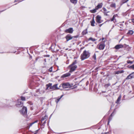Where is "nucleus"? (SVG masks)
<instances>
[{
  "label": "nucleus",
  "mask_w": 134,
  "mask_h": 134,
  "mask_svg": "<svg viewBox=\"0 0 134 134\" xmlns=\"http://www.w3.org/2000/svg\"><path fill=\"white\" fill-rule=\"evenodd\" d=\"M132 75V74H130L129 75L126 77V79H132L133 78V76H131Z\"/></svg>",
  "instance_id": "4be33fe9"
},
{
  "label": "nucleus",
  "mask_w": 134,
  "mask_h": 134,
  "mask_svg": "<svg viewBox=\"0 0 134 134\" xmlns=\"http://www.w3.org/2000/svg\"><path fill=\"white\" fill-rule=\"evenodd\" d=\"M110 21H113L114 23L116 22V20L115 19V17H113V18L111 19Z\"/></svg>",
  "instance_id": "c756f323"
},
{
  "label": "nucleus",
  "mask_w": 134,
  "mask_h": 134,
  "mask_svg": "<svg viewBox=\"0 0 134 134\" xmlns=\"http://www.w3.org/2000/svg\"><path fill=\"white\" fill-rule=\"evenodd\" d=\"M62 87L63 88H69L71 87V86L69 83L66 82L62 84Z\"/></svg>",
  "instance_id": "20e7f679"
},
{
  "label": "nucleus",
  "mask_w": 134,
  "mask_h": 134,
  "mask_svg": "<svg viewBox=\"0 0 134 134\" xmlns=\"http://www.w3.org/2000/svg\"><path fill=\"white\" fill-rule=\"evenodd\" d=\"M55 47H56L55 45H52L51 46V47L52 51L55 52L57 51V50L55 49Z\"/></svg>",
  "instance_id": "dca6fc26"
},
{
  "label": "nucleus",
  "mask_w": 134,
  "mask_h": 134,
  "mask_svg": "<svg viewBox=\"0 0 134 134\" xmlns=\"http://www.w3.org/2000/svg\"><path fill=\"white\" fill-rule=\"evenodd\" d=\"M88 40H91L93 41H94L96 40L94 38H93L92 37H91L90 38L88 39Z\"/></svg>",
  "instance_id": "bb28decb"
},
{
  "label": "nucleus",
  "mask_w": 134,
  "mask_h": 134,
  "mask_svg": "<svg viewBox=\"0 0 134 134\" xmlns=\"http://www.w3.org/2000/svg\"><path fill=\"white\" fill-rule=\"evenodd\" d=\"M100 129V128H99L98 129V130L99 129Z\"/></svg>",
  "instance_id": "e2e57ef3"
},
{
  "label": "nucleus",
  "mask_w": 134,
  "mask_h": 134,
  "mask_svg": "<svg viewBox=\"0 0 134 134\" xmlns=\"http://www.w3.org/2000/svg\"><path fill=\"white\" fill-rule=\"evenodd\" d=\"M20 113L24 116H26L27 115V108L24 107L21 110H20Z\"/></svg>",
  "instance_id": "f03ea898"
},
{
  "label": "nucleus",
  "mask_w": 134,
  "mask_h": 134,
  "mask_svg": "<svg viewBox=\"0 0 134 134\" xmlns=\"http://www.w3.org/2000/svg\"><path fill=\"white\" fill-rule=\"evenodd\" d=\"M47 119L48 116L46 115H45L44 117H43L42 118L41 120L42 122L44 120L47 121Z\"/></svg>",
  "instance_id": "a211bd4d"
},
{
  "label": "nucleus",
  "mask_w": 134,
  "mask_h": 134,
  "mask_svg": "<svg viewBox=\"0 0 134 134\" xmlns=\"http://www.w3.org/2000/svg\"><path fill=\"white\" fill-rule=\"evenodd\" d=\"M88 83H89L88 81H87L86 83V85H87L88 84Z\"/></svg>",
  "instance_id": "3c124183"
},
{
  "label": "nucleus",
  "mask_w": 134,
  "mask_h": 134,
  "mask_svg": "<svg viewBox=\"0 0 134 134\" xmlns=\"http://www.w3.org/2000/svg\"><path fill=\"white\" fill-rule=\"evenodd\" d=\"M37 133H36V132H35L34 133V134H37Z\"/></svg>",
  "instance_id": "bf43d9fd"
},
{
  "label": "nucleus",
  "mask_w": 134,
  "mask_h": 134,
  "mask_svg": "<svg viewBox=\"0 0 134 134\" xmlns=\"http://www.w3.org/2000/svg\"><path fill=\"white\" fill-rule=\"evenodd\" d=\"M53 67H51L49 69V71L50 72H52V71Z\"/></svg>",
  "instance_id": "e433bc0d"
},
{
  "label": "nucleus",
  "mask_w": 134,
  "mask_h": 134,
  "mask_svg": "<svg viewBox=\"0 0 134 134\" xmlns=\"http://www.w3.org/2000/svg\"><path fill=\"white\" fill-rule=\"evenodd\" d=\"M103 5V4L102 3H99L97 5L96 7V9L97 10L98 9H99L101 8Z\"/></svg>",
  "instance_id": "2eb2a0df"
},
{
  "label": "nucleus",
  "mask_w": 134,
  "mask_h": 134,
  "mask_svg": "<svg viewBox=\"0 0 134 134\" xmlns=\"http://www.w3.org/2000/svg\"><path fill=\"white\" fill-rule=\"evenodd\" d=\"M96 17H100V16L99 15H98Z\"/></svg>",
  "instance_id": "052dcab7"
},
{
  "label": "nucleus",
  "mask_w": 134,
  "mask_h": 134,
  "mask_svg": "<svg viewBox=\"0 0 134 134\" xmlns=\"http://www.w3.org/2000/svg\"><path fill=\"white\" fill-rule=\"evenodd\" d=\"M36 93H35L34 94V95L35 96H38V94H40V90L39 89L36 90Z\"/></svg>",
  "instance_id": "4468645a"
},
{
  "label": "nucleus",
  "mask_w": 134,
  "mask_h": 134,
  "mask_svg": "<svg viewBox=\"0 0 134 134\" xmlns=\"http://www.w3.org/2000/svg\"><path fill=\"white\" fill-rule=\"evenodd\" d=\"M98 69V68H96V70L97 69Z\"/></svg>",
  "instance_id": "680f3d73"
},
{
  "label": "nucleus",
  "mask_w": 134,
  "mask_h": 134,
  "mask_svg": "<svg viewBox=\"0 0 134 134\" xmlns=\"http://www.w3.org/2000/svg\"><path fill=\"white\" fill-rule=\"evenodd\" d=\"M46 121H44V122L42 124L43 125H44L46 123Z\"/></svg>",
  "instance_id": "de8ad7c7"
},
{
  "label": "nucleus",
  "mask_w": 134,
  "mask_h": 134,
  "mask_svg": "<svg viewBox=\"0 0 134 134\" xmlns=\"http://www.w3.org/2000/svg\"><path fill=\"white\" fill-rule=\"evenodd\" d=\"M92 58L94 59V60H96V55L95 53H94L93 56Z\"/></svg>",
  "instance_id": "72a5a7b5"
},
{
  "label": "nucleus",
  "mask_w": 134,
  "mask_h": 134,
  "mask_svg": "<svg viewBox=\"0 0 134 134\" xmlns=\"http://www.w3.org/2000/svg\"><path fill=\"white\" fill-rule=\"evenodd\" d=\"M77 63L76 60H75L71 64V65H75V64Z\"/></svg>",
  "instance_id": "c85d7f7f"
},
{
  "label": "nucleus",
  "mask_w": 134,
  "mask_h": 134,
  "mask_svg": "<svg viewBox=\"0 0 134 134\" xmlns=\"http://www.w3.org/2000/svg\"><path fill=\"white\" fill-rule=\"evenodd\" d=\"M23 105V103L22 102V101L20 99H18L17 101V103L16 104V106L19 107L22 106Z\"/></svg>",
  "instance_id": "6e6552de"
},
{
  "label": "nucleus",
  "mask_w": 134,
  "mask_h": 134,
  "mask_svg": "<svg viewBox=\"0 0 134 134\" xmlns=\"http://www.w3.org/2000/svg\"><path fill=\"white\" fill-rule=\"evenodd\" d=\"M91 23V25L92 26H95L94 24L95 22L94 19V17H93L92 19L90 21Z\"/></svg>",
  "instance_id": "f3484780"
},
{
  "label": "nucleus",
  "mask_w": 134,
  "mask_h": 134,
  "mask_svg": "<svg viewBox=\"0 0 134 134\" xmlns=\"http://www.w3.org/2000/svg\"><path fill=\"white\" fill-rule=\"evenodd\" d=\"M21 100H25V97H24L23 96H21Z\"/></svg>",
  "instance_id": "f704fd0d"
},
{
  "label": "nucleus",
  "mask_w": 134,
  "mask_h": 134,
  "mask_svg": "<svg viewBox=\"0 0 134 134\" xmlns=\"http://www.w3.org/2000/svg\"><path fill=\"white\" fill-rule=\"evenodd\" d=\"M123 47V45L121 44H120L116 45L114 47V48L116 49H119L120 48H122Z\"/></svg>",
  "instance_id": "f8f14e48"
},
{
  "label": "nucleus",
  "mask_w": 134,
  "mask_h": 134,
  "mask_svg": "<svg viewBox=\"0 0 134 134\" xmlns=\"http://www.w3.org/2000/svg\"><path fill=\"white\" fill-rule=\"evenodd\" d=\"M49 56H50L49 55H45L44 56L45 57H49Z\"/></svg>",
  "instance_id": "49530a36"
},
{
  "label": "nucleus",
  "mask_w": 134,
  "mask_h": 134,
  "mask_svg": "<svg viewBox=\"0 0 134 134\" xmlns=\"http://www.w3.org/2000/svg\"><path fill=\"white\" fill-rule=\"evenodd\" d=\"M23 0H15L14 1L15 2H19L22 1Z\"/></svg>",
  "instance_id": "79ce46f5"
},
{
  "label": "nucleus",
  "mask_w": 134,
  "mask_h": 134,
  "mask_svg": "<svg viewBox=\"0 0 134 134\" xmlns=\"http://www.w3.org/2000/svg\"><path fill=\"white\" fill-rule=\"evenodd\" d=\"M87 33V29H85L83 30L82 32V34L84 35H86Z\"/></svg>",
  "instance_id": "b1692460"
},
{
  "label": "nucleus",
  "mask_w": 134,
  "mask_h": 134,
  "mask_svg": "<svg viewBox=\"0 0 134 134\" xmlns=\"http://www.w3.org/2000/svg\"><path fill=\"white\" fill-rule=\"evenodd\" d=\"M110 83H108L106 84H105L104 85V87L105 88H107L108 87L110 86Z\"/></svg>",
  "instance_id": "7c9ffc66"
},
{
  "label": "nucleus",
  "mask_w": 134,
  "mask_h": 134,
  "mask_svg": "<svg viewBox=\"0 0 134 134\" xmlns=\"http://www.w3.org/2000/svg\"><path fill=\"white\" fill-rule=\"evenodd\" d=\"M132 74L131 75V76H133V78L134 77V72H132V73L131 74Z\"/></svg>",
  "instance_id": "a18cd8bd"
},
{
  "label": "nucleus",
  "mask_w": 134,
  "mask_h": 134,
  "mask_svg": "<svg viewBox=\"0 0 134 134\" xmlns=\"http://www.w3.org/2000/svg\"><path fill=\"white\" fill-rule=\"evenodd\" d=\"M65 38L66 40V41L67 42L69 40L72 39L73 38V37H72L70 34H68L66 36Z\"/></svg>",
  "instance_id": "1a4fd4ad"
},
{
  "label": "nucleus",
  "mask_w": 134,
  "mask_h": 134,
  "mask_svg": "<svg viewBox=\"0 0 134 134\" xmlns=\"http://www.w3.org/2000/svg\"><path fill=\"white\" fill-rule=\"evenodd\" d=\"M134 33V31L132 30H129L128 31L127 34H128L132 35Z\"/></svg>",
  "instance_id": "412c9836"
},
{
  "label": "nucleus",
  "mask_w": 134,
  "mask_h": 134,
  "mask_svg": "<svg viewBox=\"0 0 134 134\" xmlns=\"http://www.w3.org/2000/svg\"><path fill=\"white\" fill-rule=\"evenodd\" d=\"M104 38H103V37L102 38H100L99 39V41H100L101 40H102V42H103V41L105 40H104Z\"/></svg>",
  "instance_id": "c9c22d12"
},
{
  "label": "nucleus",
  "mask_w": 134,
  "mask_h": 134,
  "mask_svg": "<svg viewBox=\"0 0 134 134\" xmlns=\"http://www.w3.org/2000/svg\"><path fill=\"white\" fill-rule=\"evenodd\" d=\"M71 2L73 3L76 4L77 2V0H70Z\"/></svg>",
  "instance_id": "cd10ccee"
},
{
  "label": "nucleus",
  "mask_w": 134,
  "mask_h": 134,
  "mask_svg": "<svg viewBox=\"0 0 134 134\" xmlns=\"http://www.w3.org/2000/svg\"><path fill=\"white\" fill-rule=\"evenodd\" d=\"M120 73H122L124 72V71L123 70H121V71H120Z\"/></svg>",
  "instance_id": "8fccbe9b"
},
{
  "label": "nucleus",
  "mask_w": 134,
  "mask_h": 134,
  "mask_svg": "<svg viewBox=\"0 0 134 134\" xmlns=\"http://www.w3.org/2000/svg\"><path fill=\"white\" fill-rule=\"evenodd\" d=\"M103 9L104 11L105 12H107V10L105 8H103Z\"/></svg>",
  "instance_id": "58836bf2"
},
{
  "label": "nucleus",
  "mask_w": 134,
  "mask_h": 134,
  "mask_svg": "<svg viewBox=\"0 0 134 134\" xmlns=\"http://www.w3.org/2000/svg\"><path fill=\"white\" fill-rule=\"evenodd\" d=\"M132 22L134 23V19H132Z\"/></svg>",
  "instance_id": "603ef678"
},
{
  "label": "nucleus",
  "mask_w": 134,
  "mask_h": 134,
  "mask_svg": "<svg viewBox=\"0 0 134 134\" xmlns=\"http://www.w3.org/2000/svg\"><path fill=\"white\" fill-rule=\"evenodd\" d=\"M102 24H100V25H99L100 26H100H102Z\"/></svg>",
  "instance_id": "13d9d810"
},
{
  "label": "nucleus",
  "mask_w": 134,
  "mask_h": 134,
  "mask_svg": "<svg viewBox=\"0 0 134 134\" xmlns=\"http://www.w3.org/2000/svg\"><path fill=\"white\" fill-rule=\"evenodd\" d=\"M62 84H60V86H59V87H62Z\"/></svg>",
  "instance_id": "5fc2aeb1"
},
{
  "label": "nucleus",
  "mask_w": 134,
  "mask_h": 134,
  "mask_svg": "<svg viewBox=\"0 0 134 134\" xmlns=\"http://www.w3.org/2000/svg\"><path fill=\"white\" fill-rule=\"evenodd\" d=\"M129 0H123V1L124 3L126 2Z\"/></svg>",
  "instance_id": "c03bdc74"
},
{
  "label": "nucleus",
  "mask_w": 134,
  "mask_h": 134,
  "mask_svg": "<svg viewBox=\"0 0 134 134\" xmlns=\"http://www.w3.org/2000/svg\"><path fill=\"white\" fill-rule=\"evenodd\" d=\"M58 84H55L51 87L50 89L52 90H55L59 89V88L57 87Z\"/></svg>",
  "instance_id": "423d86ee"
},
{
  "label": "nucleus",
  "mask_w": 134,
  "mask_h": 134,
  "mask_svg": "<svg viewBox=\"0 0 134 134\" xmlns=\"http://www.w3.org/2000/svg\"><path fill=\"white\" fill-rule=\"evenodd\" d=\"M117 130H114L113 131V132L114 133H116Z\"/></svg>",
  "instance_id": "37998d69"
},
{
  "label": "nucleus",
  "mask_w": 134,
  "mask_h": 134,
  "mask_svg": "<svg viewBox=\"0 0 134 134\" xmlns=\"http://www.w3.org/2000/svg\"><path fill=\"white\" fill-rule=\"evenodd\" d=\"M33 108L31 107V110H33Z\"/></svg>",
  "instance_id": "4d7b16f0"
},
{
  "label": "nucleus",
  "mask_w": 134,
  "mask_h": 134,
  "mask_svg": "<svg viewBox=\"0 0 134 134\" xmlns=\"http://www.w3.org/2000/svg\"><path fill=\"white\" fill-rule=\"evenodd\" d=\"M79 36L78 35H77L75 36H72V37H73V38H78Z\"/></svg>",
  "instance_id": "a19ab883"
},
{
  "label": "nucleus",
  "mask_w": 134,
  "mask_h": 134,
  "mask_svg": "<svg viewBox=\"0 0 134 134\" xmlns=\"http://www.w3.org/2000/svg\"><path fill=\"white\" fill-rule=\"evenodd\" d=\"M69 67L70 68V70L69 71L70 72H72L74 71L77 68V66L76 65H69Z\"/></svg>",
  "instance_id": "39448f33"
},
{
  "label": "nucleus",
  "mask_w": 134,
  "mask_h": 134,
  "mask_svg": "<svg viewBox=\"0 0 134 134\" xmlns=\"http://www.w3.org/2000/svg\"><path fill=\"white\" fill-rule=\"evenodd\" d=\"M106 41V40H104L103 41V43L102 42L99 44H98L97 45V47H97L100 50L103 49L105 46L104 43Z\"/></svg>",
  "instance_id": "7ed1b4c3"
},
{
  "label": "nucleus",
  "mask_w": 134,
  "mask_h": 134,
  "mask_svg": "<svg viewBox=\"0 0 134 134\" xmlns=\"http://www.w3.org/2000/svg\"><path fill=\"white\" fill-rule=\"evenodd\" d=\"M62 96L63 95H62L59 98H58L57 100H55V102L57 103H58V102L60 100V99L62 97Z\"/></svg>",
  "instance_id": "2f4dec72"
},
{
  "label": "nucleus",
  "mask_w": 134,
  "mask_h": 134,
  "mask_svg": "<svg viewBox=\"0 0 134 134\" xmlns=\"http://www.w3.org/2000/svg\"><path fill=\"white\" fill-rule=\"evenodd\" d=\"M97 10V9H96V8H95L93 10H90V12L91 13H94L96 12V10Z\"/></svg>",
  "instance_id": "a878e982"
},
{
  "label": "nucleus",
  "mask_w": 134,
  "mask_h": 134,
  "mask_svg": "<svg viewBox=\"0 0 134 134\" xmlns=\"http://www.w3.org/2000/svg\"><path fill=\"white\" fill-rule=\"evenodd\" d=\"M38 121V120H36V121H34V122H32V123H31V124L30 126H31L32 124H34L36 122H37Z\"/></svg>",
  "instance_id": "ea45409f"
},
{
  "label": "nucleus",
  "mask_w": 134,
  "mask_h": 134,
  "mask_svg": "<svg viewBox=\"0 0 134 134\" xmlns=\"http://www.w3.org/2000/svg\"><path fill=\"white\" fill-rule=\"evenodd\" d=\"M90 53L89 51L84 50L81 54L80 59L81 60H83L88 58L90 56Z\"/></svg>",
  "instance_id": "f257e3e1"
},
{
  "label": "nucleus",
  "mask_w": 134,
  "mask_h": 134,
  "mask_svg": "<svg viewBox=\"0 0 134 134\" xmlns=\"http://www.w3.org/2000/svg\"><path fill=\"white\" fill-rule=\"evenodd\" d=\"M110 6L111 7L115 8L116 7V4L115 3H112L110 5Z\"/></svg>",
  "instance_id": "5701e85b"
},
{
  "label": "nucleus",
  "mask_w": 134,
  "mask_h": 134,
  "mask_svg": "<svg viewBox=\"0 0 134 134\" xmlns=\"http://www.w3.org/2000/svg\"><path fill=\"white\" fill-rule=\"evenodd\" d=\"M115 111V110H114V111L111 114L108 120V125L109 124L110 122L112 119V117L114 115Z\"/></svg>",
  "instance_id": "9b49d317"
},
{
  "label": "nucleus",
  "mask_w": 134,
  "mask_h": 134,
  "mask_svg": "<svg viewBox=\"0 0 134 134\" xmlns=\"http://www.w3.org/2000/svg\"><path fill=\"white\" fill-rule=\"evenodd\" d=\"M44 61L45 62H46V59H44Z\"/></svg>",
  "instance_id": "6e6d98bb"
},
{
  "label": "nucleus",
  "mask_w": 134,
  "mask_h": 134,
  "mask_svg": "<svg viewBox=\"0 0 134 134\" xmlns=\"http://www.w3.org/2000/svg\"><path fill=\"white\" fill-rule=\"evenodd\" d=\"M74 31V30L72 28L70 27L69 29H66L64 31L66 33H69L70 34H72Z\"/></svg>",
  "instance_id": "0eeeda50"
},
{
  "label": "nucleus",
  "mask_w": 134,
  "mask_h": 134,
  "mask_svg": "<svg viewBox=\"0 0 134 134\" xmlns=\"http://www.w3.org/2000/svg\"><path fill=\"white\" fill-rule=\"evenodd\" d=\"M121 95H120L119 97H118V98L117 99V100L116 101V103L117 104H119V102L121 100Z\"/></svg>",
  "instance_id": "aec40b11"
},
{
  "label": "nucleus",
  "mask_w": 134,
  "mask_h": 134,
  "mask_svg": "<svg viewBox=\"0 0 134 134\" xmlns=\"http://www.w3.org/2000/svg\"><path fill=\"white\" fill-rule=\"evenodd\" d=\"M127 67L130 69H132V70H134V64L130 66H128Z\"/></svg>",
  "instance_id": "393cba45"
},
{
  "label": "nucleus",
  "mask_w": 134,
  "mask_h": 134,
  "mask_svg": "<svg viewBox=\"0 0 134 134\" xmlns=\"http://www.w3.org/2000/svg\"><path fill=\"white\" fill-rule=\"evenodd\" d=\"M71 74L69 72H68L65 74L61 76V78H65L66 77L70 76V75Z\"/></svg>",
  "instance_id": "9d476101"
},
{
  "label": "nucleus",
  "mask_w": 134,
  "mask_h": 134,
  "mask_svg": "<svg viewBox=\"0 0 134 134\" xmlns=\"http://www.w3.org/2000/svg\"><path fill=\"white\" fill-rule=\"evenodd\" d=\"M134 62V61H131L130 60H128L127 61V62L128 64H132Z\"/></svg>",
  "instance_id": "473e14b6"
},
{
  "label": "nucleus",
  "mask_w": 134,
  "mask_h": 134,
  "mask_svg": "<svg viewBox=\"0 0 134 134\" xmlns=\"http://www.w3.org/2000/svg\"><path fill=\"white\" fill-rule=\"evenodd\" d=\"M120 74V71H116L115 72V74Z\"/></svg>",
  "instance_id": "4c0bfd02"
},
{
  "label": "nucleus",
  "mask_w": 134,
  "mask_h": 134,
  "mask_svg": "<svg viewBox=\"0 0 134 134\" xmlns=\"http://www.w3.org/2000/svg\"><path fill=\"white\" fill-rule=\"evenodd\" d=\"M101 17H96V21L98 23H100L103 22V20H101Z\"/></svg>",
  "instance_id": "ddd939ff"
},
{
  "label": "nucleus",
  "mask_w": 134,
  "mask_h": 134,
  "mask_svg": "<svg viewBox=\"0 0 134 134\" xmlns=\"http://www.w3.org/2000/svg\"><path fill=\"white\" fill-rule=\"evenodd\" d=\"M116 16H118L117 14L114 15L113 17H116Z\"/></svg>",
  "instance_id": "09e8293b"
},
{
  "label": "nucleus",
  "mask_w": 134,
  "mask_h": 134,
  "mask_svg": "<svg viewBox=\"0 0 134 134\" xmlns=\"http://www.w3.org/2000/svg\"><path fill=\"white\" fill-rule=\"evenodd\" d=\"M38 130H36L35 131V132H36V133H37L38 132Z\"/></svg>",
  "instance_id": "864d4df0"
},
{
  "label": "nucleus",
  "mask_w": 134,
  "mask_h": 134,
  "mask_svg": "<svg viewBox=\"0 0 134 134\" xmlns=\"http://www.w3.org/2000/svg\"><path fill=\"white\" fill-rule=\"evenodd\" d=\"M52 84L51 83H49L48 84L46 85V86L47 87L46 88V90H47L48 88H49V89H50L51 87H52Z\"/></svg>",
  "instance_id": "6ab92c4d"
}]
</instances>
